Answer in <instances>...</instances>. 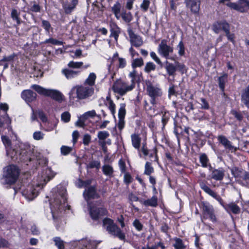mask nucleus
<instances>
[{
    "mask_svg": "<svg viewBox=\"0 0 249 249\" xmlns=\"http://www.w3.org/2000/svg\"><path fill=\"white\" fill-rule=\"evenodd\" d=\"M108 107L110 110L111 114L114 116L116 112V106L113 101H110V103H108Z\"/></svg>",
    "mask_w": 249,
    "mask_h": 249,
    "instance_id": "e2e57ef3",
    "label": "nucleus"
},
{
    "mask_svg": "<svg viewBox=\"0 0 249 249\" xmlns=\"http://www.w3.org/2000/svg\"><path fill=\"white\" fill-rule=\"evenodd\" d=\"M200 208L202 210L203 216L201 219H209L213 222L217 221V218L215 214L213 206L209 202L202 201L200 203Z\"/></svg>",
    "mask_w": 249,
    "mask_h": 249,
    "instance_id": "6e6552de",
    "label": "nucleus"
},
{
    "mask_svg": "<svg viewBox=\"0 0 249 249\" xmlns=\"http://www.w3.org/2000/svg\"><path fill=\"white\" fill-rule=\"evenodd\" d=\"M200 0H185L187 6H190L191 11L195 13H198L200 9Z\"/></svg>",
    "mask_w": 249,
    "mask_h": 249,
    "instance_id": "a211bd4d",
    "label": "nucleus"
},
{
    "mask_svg": "<svg viewBox=\"0 0 249 249\" xmlns=\"http://www.w3.org/2000/svg\"><path fill=\"white\" fill-rule=\"evenodd\" d=\"M91 141V136L88 134H86L83 136V142L85 145H88Z\"/></svg>",
    "mask_w": 249,
    "mask_h": 249,
    "instance_id": "680f3d73",
    "label": "nucleus"
},
{
    "mask_svg": "<svg viewBox=\"0 0 249 249\" xmlns=\"http://www.w3.org/2000/svg\"><path fill=\"white\" fill-rule=\"evenodd\" d=\"M110 31L111 32L110 37H113L116 41L118 40L119 34L121 33V29L115 23H111L110 24Z\"/></svg>",
    "mask_w": 249,
    "mask_h": 249,
    "instance_id": "aec40b11",
    "label": "nucleus"
},
{
    "mask_svg": "<svg viewBox=\"0 0 249 249\" xmlns=\"http://www.w3.org/2000/svg\"><path fill=\"white\" fill-rule=\"evenodd\" d=\"M109 136V134L106 131H100L98 132L97 137L99 140H106V139Z\"/></svg>",
    "mask_w": 249,
    "mask_h": 249,
    "instance_id": "79ce46f5",
    "label": "nucleus"
},
{
    "mask_svg": "<svg viewBox=\"0 0 249 249\" xmlns=\"http://www.w3.org/2000/svg\"><path fill=\"white\" fill-rule=\"evenodd\" d=\"M154 171V168L152 166L151 163L149 162H146L144 167V174L147 176H150Z\"/></svg>",
    "mask_w": 249,
    "mask_h": 249,
    "instance_id": "e433bc0d",
    "label": "nucleus"
},
{
    "mask_svg": "<svg viewBox=\"0 0 249 249\" xmlns=\"http://www.w3.org/2000/svg\"><path fill=\"white\" fill-rule=\"evenodd\" d=\"M129 77L131 79V84H134V88L135 87L136 82H137V78L138 77V75L137 72L136 70H134L129 73Z\"/></svg>",
    "mask_w": 249,
    "mask_h": 249,
    "instance_id": "f704fd0d",
    "label": "nucleus"
},
{
    "mask_svg": "<svg viewBox=\"0 0 249 249\" xmlns=\"http://www.w3.org/2000/svg\"><path fill=\"white\" fill-rule=\"evenodd\" d=\"M19 175V170L17 166L10 165L6 168L2 180L4 184H12L15 182Z\"/></svg>",
    "mask_w": 249,
    "mask_h": 249,
    "instance_id": "423d86ee",
    "label": "nucleus"
},
{
    "mask_svg": "<svg viewBox=\"0 0 249 249\" xmlns=\"http://www.w3.org/2000/svg\"><path fill=\"white\" fill-rule=\"evenodd\" d=\"M21 96L26 102L30 103L36 100L37 95L31 90L26 89L21 92Z\"/></svg>",
    "mask_w": 249,
    "mask_h": 249,
    "instance_id": "dca6fc26",
    "label": "nucleus"
},
{
    "mask_svg": "<svg viewBox=\"0 0 249 249\" xmlns=\"http://www.w3.org/2000/svg\"><path fill=\"white\" fill-rule=\"evenodd\" d=\"M230 25L226 20L218 21L214 22L213 25V30L214 33L218 34L220 31H226L225 28H230Z\"/></svg>",
    "mask_w": 249,
    "mask_h": 249,
    "instance_id": "f3484780",
    "label": "nucleus"
},
{
    "mask_svg": "<svg viewBox=\"0 0 249 249\" xmlns=\"http://www.w3.org/2000/svg\"><path fill=\"white\" fill-rule=\"evenodd\" d=\"M103 224L104 228L111 234L117 237L120 240H124L125 238V234L116 225L113 221L108 218L104 219Z\"/></svg>",
    "mask_w": 249,
    "mask_h": 249,
    "instance_id": "39448f33",
    "label": "nucleus"
},
{
    "mask_svg": "<svg viewBox=\"0 0 249 249\" xmlns=\"http://www.w3.org/2000/svg\"><path fill=\"white\" fill-rule=\"evenodd\" d=\"M144 64L143 60L142 58H138L133 59L131 63L132 67L134 70L137 67H141Z\"/></svg>",
    "mask_w": 249,
    "mask_h": 249,
    "instance_id": "72a5a7b5",
    "label": "nucleus"
},
{
    "mask_svg": "<svg viewBox=\"0 0 249 249\" xmlns=\"http://www.w3.org/2000/svg\"><path fill=\"white\" fill-rule=\"evenodd\" d=\"M231 113L238 121H241L243 120V116L241 112L235 110H231Z\"/></svg>",
    "mask_w": 249,
    "mask_h": 249,
    "instance_id": "864d4df0",
    "label": "nucleus"
},
{
    "mask_svg": "<svg viewBox=\"0 0 249 249\" xmlns=\"http://www.w3.org/2000/svg\"><path fill=\"white\" fill-rule=\"evenodd\" d=\"M104 174L107 176H111L113 173V168L109 165H105L102 167Z\"/></svg>",
    "mask_w": 249,
    "mask_h": 249,
    "instance_id": "4c0bfd02",
    "label": "nucleus"
},
{
    "mask_svg": "<svg viewBox=\"0 0 249 249\" xmlns=\"http://www.w3.org/2000/svg\"><path fill=\"white\" fill-rule=\"evenodd\" d=\"M176 86L174 85H171V86L169 87L168 89V96L170 97L172 95H175L176 94Z\"/></svg>",
    "mask_w": 249,
    "mask_h": 249,
    "instance_id": "774afa93",
    "label": "nucleus"
},
{
    "mask_svg": "<svg viewBox=\"0 0 249 249\" xmlns=\"http://www.w3.org/2000/svg\"><path fill=\"white\" fill-rule=\"evenodd\" d=\"M209 171L211 172L209 177L211 179H213L216 181H221L223 180L225 176V170L222 168H218L216 169L212 167L210 165Z\"/></svg>",
    "mask_w": 249,
    "mask_h": 249,
    "instance_id": "ddd939ff",
    "label": "nucleus"
},
{
    "mask_svg": "<svg viewBox=\"0 0 249 249\" xmlns=\"http://www.w3.org/2000/svg\"><path fill=\"white\" fill-rule=\"evenodd\" d=\"M83 64V63L82 62H74L72 61L69 63L68 66L70 68L79 69L82 67Z\"/></svg>",
    "mask_w": 249,
    "mask_h": 249,
    "instance_id": "49530a36",
    "label": "nucleus"
},
{
    "mask_svg": "<svg viewBox=\"0 0 249 249\" xmlns=\"http://www.w3.org/2000/svg\"><path fill=\"white\" fill-rule=\"evenodd\" d=\"M91 218L94 220H98L102 216L107 215V211L106 208L91 207L89 210Z\"/></svg>",
    "mask_w": 249,
    "mask_h": 249,
    "instance_id": "4468645a",
    "label": "nucleus"
},
{
    "mask_svg": "<svg viewBox=\"0 0 249 249\" xmlns=\"http://www.w3.org/2000/svg\"><path fill=\"white\" fill-rule=\"evenodd\" d=\"M53 241L55 242V245L57 247L58 249H61L62 246V241L60 237H56L53 238Z\"/></svg>",
    "mask_w": 249,
    "mask_h": 249,
    "instance_id": "69168bd1",
    "label": "nucleus"
},
{
    "mask_svg": "<svg viewBox=\"0 0 249 249\" xmlns=\"http://www.w3.org/2000/svg\"><path fill=\"white\" fill-rule=\"evenodd\" d=\"M121 4L118 1L116 2L111 7V11L117 19H119L121 18Z\"/></svg>",
    "mask_w": 249,
    "mask_h": 249,
    "instance_id": "bb28decb",
    "label": "nucleus"
},
{
    "mask_svg": "<svg viewBox=\"0 0 249 249\" xmlns=\"http://www.w3.org/2000/svg\"><path fill=\"white\" fill-rule=\"evenodd\" d=\"M96 78L97 76L96 74L94 72H91L89 74L88 77L85 79L83 84L88 87L94 88L93 87L95 85Z\"/></svg>",
    "mask_w": 249,
    "mask_h": 249,
    "instance_id": "4be33fe9",
    "label": "nucleus"
},
{
    "mask_svg": "<svg viewBox=\"0 0 249 249\" xmlns=\"http://www.w3.org/2000/svg\"><path fill=\"white\" fill-rule=\"evenodd\" d=\"M228 81V75L224 73L218 78V84L220 89L224 91L225 83Z\"/></svg>",
    "mask_w": 249,
    "mask_h": 249,
    "instance_id": "7c9ffc66",
    "label": "nucleus"
},
{
    "mask_svg": "<svg viewBox=\"0 0 249 249\" xmlns=\"http://www.w3.org/2000/svg\"><path fill=\"white\" fill-rule=\"evenodd\" d=\"M227 5L231 9L235 10L241 13H245L247 11L245 7L241 4H237L235 2L228 3Z\"/></svg>",
    "mask_w": 249,
    "mask_h": 249,
    "instance_id": "c85d7f7f",
    "label": "nucleus"
},
{
    "mask_svg": "<svg viewBox=\"0 0 249 249\" xmlns=\"http://www.w3.org/2000/svg\"><path fill=\"white\" fill-rule=\"evenodd\" d=\"M177 48L178 50V54L180 56H182L185 53V48L183 43L182 41H180L177 46Z\"/></svg>",
    "mask_w": 249,
    "mask_h": 249,
    "instance_id": "603ef678",
    "label": "nucleus"
},
{
    "mask_svg": "<svg viewBox=\"0 0 249 249\" xmlns=\"http://www.w3.org/2000/svg\"><path fill=\"white\" fill-rule=\"evenodd\" d=\"M226 31L225 32L226 33V36L227 37L229 40L231 41L232 43L234 42V35L233 34H231L230 32V27L228 28H225Z\"/></svg>",
    "mask_w": 249,
    "mask_h": 249,
    "instance_id": "5fc2aeb1",
    "label": "nucleus"
},
{
    "mask_svg": "<svg viewBox=\"0 0 249 249\" xmlns=\"http://www.w3.org/2000/svg\"><path fill=\"white\" fill-rule=\"evenodd\" d=\"M217 140L226 149L231 150L233 148L231 142L225 136L219 135L217 137Z\"/></svg>",
    "mask_w": 249,
    "mask_h": 249,
    "instance_id": "412c9836",
    "label": "nucleus"
},
{
    "mask_svg": "<svg viewBox=\"0 0 249 249\" xmlns=\"http://www.w3.org/2000/svg\"><path fill=\"white\" fill-rule=\"evenodd\" d=\"M140 202L145 206L155 207L158 205V198L156 196H153L151 198L144 201L140 200Z\"/></svg>",
    "mask_w": 249,
    "mask_h": 249,
    "instance_id": "393cba45",
    "label": "nucleus"
},
{
    "mask_svg": "<svg viewBox=\"0 0 249 249\" xmlns=\"http://www.w3.org/2000/svg\"><path fill=\"white\" fill-rule=\"evenodd\" d=\"M78 4V0H71L70 2L67 1L63 5V11L67 14H71L75 8Z\"/></svg>",
    "mask_w": 249,
    "mask_h": 249,
    "instance_id": "6ab92c4d",
    "label": "nucleus"
},
{
    "mask_svg": "<svg viewBox=\"0 0 249 249\" xmlns=\"http://www.w3.org/2000/svg\"><path fill=\"white\" fill-rule=\"evenodd\" d=\"M76 98L79 100L89 99L94 93V88L85 85H77L75 87Z\"/></svg>",
    "mask_w": 249,
    "mask_h": 249,
    "instance_id": "9d476101",
    "label": "nucleus"
},
{
    "mask_svg": "<svg viewBox=\"0 0 249 249\" xmlns=\"http://www.w3.org/2000/svg\"><path fill=\"white\" fill-rule=\"evenodd\" d=\"M38 183L36 184V188L35 185L29 186L26 190H24L22 194L29 200H32L36 197L37 195L38 191L42 188L45 184L50 180V178L49 177L41 176Z\"/></svg>",
    "mask_w": 249,
    "mask_h": 249,
    "instance_id": "f03ea898",
    "label": "nucleus"
},
{
    "mask_svg": "<svg viewBox=\"0 0 249 249\" xmlns=\"http://www.w3.org/2000/svg\"><path fill=\"white\" fill-rule=\"evenodd\" d=\"M150 55L151 58L161 67L163 66V63L161 62L160 59L159 58L155 52H151L150 53Z\"/></svg>",
    "mask_w": 249,
    "mask_h": 249,
    "instance_id": "09e8293b",
    "label": "nucleus"
},
{
    "mask_svg": "<svg viewBox=\"0 0 249 249\" xmlns=\"http://www.w3.org/2000/svg\"><path fill=\"white\" fill-rule=\"evenodd\" d=\"M133 178L129 173H125L124 175V182L127 185L132 182Z\"/></svg>",
    "mask_w": 249,
    "mask_h": 249,
    "instance_id": "13d9d810",
    "label": "nucleus"
},
{
    "mask_svg": "<svg viewBox=\"0 0 249 249\" xmlns=\"http://www.w3.org/2000/svg\"><path fill=\"white\" fill-rule=\"evenodd\" d=\"M121 17L126 23H129L133 19V16L131 12H126V11H123L121 13Z\"/></svg>",
    "mask_w": 249,
    "mask_h": 249,
    "instance_id": "473e14b6",
    "label": "nucleus"
},
{
    "mask_svg": "<svg viewBox=\"0 0 249 249\" xmlns=\"http://www.w3.org/2000/svg\"><path fill=\"white\" fill-rule=\"evenodd\" d=\"M101 242V241L85 239L74 241L67 244L66 246H70V249H96L97 245Z\"/></svg>",
    "mask_w": 249,
    "mask_h": 249,
    "instance_id": "7ed1b4c3",
    "label": "nucleus"
},
{
    "mask_svg": "<svg viewBox=\"0 0 249 249\" xmlns=\"http://www.w3.org/2000/svg\"><path fill=\"white\" fill-rule=\"evenodd\" d=\"M119 166L121 172L123 173H126V166L125 162L122 159L120 160L119 161Z\"/></svg>",
    "mask_w": 249,
    "mask_h": 249,
    "instance_id": "052dcab7",
    "label": "nucleus"
},
{
    "mask_svg": "<svg viewBox=\"0 0 249 249\" xmlns=\"http://www.w3.org/2000/svg\"><path fill=\"white\" fill-rule=\"evenodd\" d=\"M165 69L169 76H174L176 74L177 71V67L176 65L170 63L168 60H166L165 62Z\"/></svg>",
    "mask_w": 249,
    "mask_h": 249,
    "instance_id": "5701e85b",
    "label": "nucleus"
},
{
    "mask_svg": "<svg viewBox=\"0 0 249 249\" xmlns=\"http://www.w3.org/2000/svg\"><path fill=\"white\" fill-rule=\"evenodd\" d=\"M132 144L136 149L139 150L141 142V138L138 134L136 133L131 135Z\"/></svg>",
    "mask_w": 249,
    "mask_h": 249,
    "instance_id": "a878e982",
    "label": "nucleus"
},
{
    "mask_svg": "<svg viewBox=\"0 0 249 249\" xmlns=\"http://www.w3.org/2000/svg\"><path fill=\"white\" fill-rule=\"evenodd\" d=\"M175 243L173 244V247L175 249H185L186 247L183 243L182 239L176 237L174 239Z\"/></svg>",
    "mask_w": 249,
    "mask_h": 249,
    "instance_id": "2f4dec72",
    "label": "nucleus"
},
{
    "mask_svg": "<svg viewBox=\"0 0 249 249\" xmlns=\"http://www.w3.org/2000/svg\"><path fill=\"white\" fill-rule=\"evenodd\" d=\"M127 31L130 38V42L132 46L138 48L142 45L143 42L140 36L135 34L130 27L127 29Z\"/></svg>",
    "mask_w": 249,
    "mask_h": 249,
    "instance_id": "f8f14e48",
    "label": "nucleus"
},
{
    "mask_svg": "<svg viewBox=\"0 0 249 249\" xmlns=\"http://www.w3.org/2000/svg\"><path fill=\"white\" fill-rule=\"evenodd\" d=\"M241 101L248 108H249V85L243 91Z\"/></svg>",
    "mask_w": 249,
    "mask_h": 249,
    "instance_id": "b1692460",
    "label": "nucleus"
},
{
    "mask_svg": "<svg viewBox=\"0 0 249 249\" xmlns=\"http://www.w3.org/2000/svg\"><path fill=\"white\" fill-rule=\"evenodd\" d=\"M158 51L159 53L162 57L169 58L170 54L173 52V48L167 44L166 40L163 39L159 45Z\"/></svg>",
    "mask_w": 249,
    "mask_h": 249,
    "instance_id": "9b49d317",
    "label": "nucleus"
},
{
    "mask_svg": "<svg viewBox=\"0 0 249 249\" xmlns=\"http://www.w3.org/2000/svg\"><path fill=\"white\" fill-rule=\"evenodd\" d=\"M111 89L114 93L123 96L134 89V84L128 85L124 81L118 79L113 83Z\"/></svg>",
    "mask_w": 249,
    "mask_h": 249,
    "instance_id": "0eeeda50",
    "label": "nucleus"
},
{
    "mask_svg": "<svg viewBox=\"0 0 249 249\" xmlns=\"http://www.w3.org/2000/svg\"><path fill=\"white\" fill-rule=\"evenodd\" d=\"M119 66V68L123 69L126 66V62L124 58L118 57Z\"/></svg>",
    "mask_w": 249,
    "mask_h": 249,
    "instance_id": "338daca9",
    "label": "nucleus"
},
{
    "mask_svg": "<svg viewBox=\"0 0 249 249\" xmlns=\"http://www.w3.org/2000/svg\"><path fill=\"white\" fill-rule=\"evenodd\" d=\"M27 151H22L20 153V155L21 157L20 158V160L25 161L29 160V161L31 160V158H30L26 154Z\"/></svg>",
    "mask_w": 249,
    "mask_h": 249,
    "instance_id": "0e129e2a",
    "label": "nucleus"
},
{
    "mask_svg": "<svg viewBox=\"0 0 249 249\" xmlns=\"http://www.w3.org/2000/svg\"><path fill=\"white\" fill-rule=\"evenodd\" d=\"M150 3V2L149 0H143L140 6L141 9L144 12L147 11L149 8Z\"/></svg>",
    "mask_w": 249,
    "mask_h": 249,
    "instance_id": "4d7b16f0",
    "label": "nucleus"
},
{
    "mask_svg": "<svg viewBox=\"0 0 249 249\" xmlns=\"http://www.w3.org/2000/svg\"><path fill=\"white\" fill-rule=\"evenodd\" d=\"M150 55L151 58L161 67L163 66V63L161 62L160 59L159 58L155 52H151L150 53Z\"/></svg>",
    "mask_w": 249,
    "mask_h": 249,
    "instance_id": "8fccbe9b",
    "label": "nucleus"
},
{
    "mask_svg": "<svg viewBox=\"0 0 249 249\" xmlns=\"http://www.w3.org/2000/svg\"><path fill=\"white\" fill-rule=\"evenodd\" d=\"M44 137V134L40 131H35L33 135L34 139L36 141L43 140Z\"/></svg>",
    "mask_w": 249,
    "mask_h": 249,
    "instance_id": "37998d69",
    "label": "nucleus"
},
{
    "mask_svg": "<svg viewBox=\"0 0 249 249\" xmlns=\"http://www.w3.org/2000/svg\"><path fill=\"white\" fill-rule=\"evenodd\" d=\"M200 102L201 108L203 109H209L210 108L209 104L205 98H200Z\"/></svg>",
    "mask_w": 249,
    "mask_h": 249,
    "instance_id": "3c124183",
    "label": "nucleus"
},
{
    "mask_svg": "<svg viewBox=\"0 0 249 249\" xmlns=\"http://www.w3.org/2000/svg\"><path fill=\"white\" fill-rule=\"evenodd\" d=\"M19 13L16 9H13L11 12V17L13 20H15L18 24L20 23L19 18Z\"/></svg>",
    "mask_w": 249,
    "mask_h": 249,
    "instance_id": "a18cd8bd",
    "label": "nucleus"
},
{
    "mask_svg": "<svg viewBox=\"0 0 249 249\" xmlns=\"http://www.w3.org/2000/svg\"><path fill=\"white\" fill-rule=\"evenodd\" d=\"M199 161L203 167L206 168L209 167V168H210V165L211 164L209 163V160L206 154L203 153L200 155Z\"/></svg>",
    "mask_w": 249,
    "mask_h": 249,
    "instance_id": "c756f323",
    "label": "nucleus"
},
{
    "mask_svg": "<svg viewBox=\"0 0 249 249\" xmlns=\"http://www.w3.org/2000/svg\"><path fill=\"white\" fill-rule=\"evenodd\" d=\"M156 65L151 62H149L146 63L144 71L145 72L149 73L151 71H154L156 70Z\"/></svg>",
    "mask_w": 249,
    "mask_h": 249,
    "instance_id": "c9c22d12",
    "label": "nucleus"
},
{
    "mask_svg": "<svg viewBox=\"0 0 249 249\" xmlns=\"http://www.w3.org/2000/svg\"><path fill=\"white\" fill-rule=\"evenodd\" d=\"M80 72L79 71H73L69 69L63 70V74L67 79H71L77 76Z\"/></svg>",
    "mask_w": 249,
    "mask_h": 249,
    "instance_id": "cd10ccee",
    "label": "nucleus"
},
{
    "mask_svg": "<svg viewBox=\"0 0 249 249\" xmlns=\"http://www.w3.org/2000/svg\"><path fill=\"white\" fill-rule=\"evenodd\" d=\"M31 88L36 91L39 94L49 97L53 99L60 101L62 99L60 91L53 89H46L38 85H33Z\"/></svg>",
    "mask_w": 249,
    "mask_h": 249,
    "instance_id": "20e7f679",
    "label": "nucleus"
},
{
    "mask_svg": "<svg viewBox=\"0 0 249 249\" xmlns=\"http://www.w3.org/2000/svg\"><path fill=\"white\" fill-rule=\"evenodd\" d=\"M101 163L98 160H92L90 161L87 165V168L92 169L96 168L98 169L100 168Z\"/></svg>",
    "mask_w": 249,
    "mask_h": 249,
    "instance_id": "ea45409f",
    "label": "nucleus"
},
{
    "mask_svg": "<svg viewBox=\"0 0 249 249\" xmlns=\"http://www.w3.org/2000/svg\"><path fill=\"white\" fill-rule=\"evenodd\" d=\"M125 113V104L124 103H122L120 105V108L118 112L119 118H124Z\"/></svg>",
    "mask_w": 249,
    "mask_h": 249,
    "instance_id": "a19ab883",
    "label": "nucleus"
},
{
    "mask_svg": "<svg viewBox=\"0 0 249 249\" xmlns=\"http://www.w3.org/2000/svg\"><path fill=\"white\" fill-rule=\"evenodd\" d=\"M96 116V113L95 111L94 110H92L85 113L82 115V118H83V119L85 120H87L89 118H93Z\"/></svg>",
    "mask_w": 249,
    "mask_h": 249,
    "instance_id": "c03bdc74",
    "label": "nucleus"
},
{
    "mask_svg": "<svg viewBox=\"0 0 249 249\" xmlns=\"http://www.w3.org/2000/svg\"><path fill=\"white\" fill-rule=\"evenodd\" d=\"M42 26L47 32H48V33H50V31L52 29V28L51 27V25L50 23L48 21L43 20L42 21Z\"/></svg>",
    "mask_w": 249,
    "mask_h": 249,
    "instance_id": "bf43d9fd",
    "label": "nucleus"
},
{
    "mask_svg": "<svg viewBox=\"0 0 249 249\" xmlns=\"http://www.w3.org/2000/svg\"><path fill=\"white\" fill-rule=\"evenodd\" d=\"M161 113L162 114L161 121L163 124V127H164L169 121L170 114L169 112L167 111H164Z\"/></svg>",
    "mask_w": 249,
    "mask_h": 249,
    "instance_id": "58836bf2",
    "label": "nucleus"
},
{
    "mask_svg": "<svg viewBox=\"0 0 249 249\" xmlns=\"http://www.w3.org/2000/svg\"><path fill=\"white\" fill-rule=\"evenodd\" d=\"M83 196L86 200L88 201L90 199L99 198L100 195L96 192L95 186H90L85 189Z\"/></svg>",
    "mask_w": 249,
    "mask_h": 249,
    "instance_id": "2eb2a0df",
    "label": "nucleus"
},
{
    "mask_svg": "<svg viewBox=\"0 0 249 249\" xmlns=\"http://www.w3.org/2000/svg\"><path fill=\"white\" fill-rule=\"evenodd\" d=\"M133 226L138 231H141L143 229V225L139 220L136 219L133 222Z\"/></svg>",
    "mask_w": 249,
    "mask_h": 249,
    "instance_id": "6e6d98bb",
    "label": "nucleus"
},
{
    "mask_svg": "<svg viewBox=\"0 0 249 249\" xmlns=\"http://www.w3.org/2000/svg\"><path fill=\"white\" fill-rule=\"evenodd\" d=\"M146 92L150 97V102L154 106L157 103L159 98L162 95V91L161 89L157 86H154L151 83L147 85Z\"/></svg>",
    "mask_w": 249,
    "mask_h": 249,
    "instance_id": "1a4fd4ad",
    "label": "nucleus"
},
{
    "mask_svg": "<svg viewBox=\"0 0 249 249\" xmlns=\"http://www.w3.org/2000/svg\"><path fill=\"white\" fill-rule=\"evenodd\" d=\"M199 183L200 188L205 193L217 200L227 212H232L234 214H238L240 213V208L237 204L233 202L229 204H225L220 196L207 185L206 181L201 180L199 182Z\"/></svg>",
    "mask_w": 249,
    "mask_h": 249,
    "instance_id": "f257e3e1",
    "label": "nucleus"
},
{
    "mask_svg": "<svg viewBox=\"0 0 249 249\" xmlns=\"http://www.w3.org/2000/svg\"><path fill=\"white\" fill-rule=\"evenodd\" d=\"M150 55L151 58L161 67L163 66V63L161 62L160 59L159 58L155 52H151L150 53Z\"/></svg>",
    "mask_w": 249,
    "mask_h": 249,
    "instance_id": "de8ad7c7",
    "label": "nucleus"
}]
</instances>
